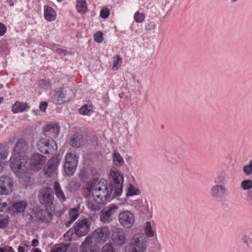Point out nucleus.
<instances>
[{
    "label": "nucleus",
    "instance_id": "79ce46f5",
    "mask_svg": "<svg viewBox=\"0 0 252 252\" xmlns=\"http://www.w3.org/2000/svg\"><path fill=\"white\" fill-rule=\"evenodd\" d=\"M101 252H115L112 246L108 243L106 244L102 248Z\"/></svg>",
    "mask_w": 252,
    "mask_h": 252
},
{
    "label": "nucleus",
    "instance_id": "680f3d73",
    "mask_svg": "<svg viewBox=\"0 0 252 252\" xmlns=\"http://www.w3.org/2000/svg\"><path fill=\"white\" fill-rule=\"evenodd\" d=\"M249 164H250V165H251V166H252V159L250 161V162H249Z\"/></svg>",
    "mask_w": 252,
    "mask_h": 252
},
{
    "label": "nucleus",
    "instance_id": "c85d7f7f",
    "mask_svg": "<svg viewBox=\"0 0 252 252\" xmlns=\"http://www.w3.org/2000/svg\"><path fill=\"white\" fill-rule=\"evenodd\" d=\"M113 161L115 165L117 167H121L124 164V160L121 155L115 151L113 154Z\"/></svg>",
    "mask_w": 252,
    "mask_h": 252
},
{
    "label": "nucleus",
    "instance_id": "7c9ffc66",
    "mask_svg": "<svg viewBox=\"0 0 252 252\" xmlns=\"http://www.w3.org/2000/svg\"><path fill=\"white\" fill-rule=\"evenodd\" d=\"M23 217L27 222H31L35 220V212L31 209H27L24 212Z\"/></svg>",
    "mask_w": 252,
    "mask_h": 252
},
{
    "label": "nucleus",
    "instance_id": "6e6d98bb",
    "mask_svg": "<svg viewBox=\"0 0 252 252\" xmlns=\"http://www.w3.org/2000/svg\"><path fill=\"white\" fill-rule=\"evenodd\" d=\"M57 51L58 52V53H59L60 54H63V55H65L66 54V51H63L61 49H57Z\"/></svg>",
    "mask_w": 252,
    "mask_h": 252
},
{
    "label": "nucleus",
    "instance_id": "4468645a",
    "mask_svg": "<svg viewBox=\"0 0 252 252\" xmlns=\"http://www.w3.org/2000/svg\"><path fill=\"white\" fill-rule=\"evenodd\" d=\"M118 207L115 204L110 205L108 210L102 211L100 214V220L104 223H108L112 220V215L118 210Z\"/></svg>",
    "mask_w": 252,
    "mask_h": 252
},
{
    "label": "nucleus",
    "instance_id": "393cba45",
    "mask_svg": "<svg viewBox=\"0 0 252 252\" xmlns=\"http://www.w3.org/2000/svg\"><path fill=\"white\" fill-rule=\"evenodd\" d=\"M241 240L249 250L252 251V233H245Z\"/></svg>",
    "mask_w": 252,
    "mask_h": 252
},
{
    "label": "nucleus",
    "instance_id": "2f4dec72",
    "mask_svg": "<svg viewBox=\"0 0 252 252\" xmlns=\"http://www.w3.org/2000/svg\"><path fill=\"white\" fill-rule=\"evenodd\" d=\"M69 245L63 244L56 245L52 248L51 252H66Z\"/></svg>",
    "mask_w": 252,
    "mask_h": 252
},
{
    "label": "nucleus",
    "instance_id": "09e8293b",
    "mask_svg": "<svg viewBox=\"0 0 252 252\" xmlns=\"http://www.w3.org/2000/svg\"><path fill=\"white\" fill-rule=\"evenodd\" d=\"M8 209L7 203L5 202H3L0 205V212H6Z\"/></svg>",
    "mask_w": 252,
    "mask_h": 252
},
{
    "label": "nucleus",
    "instance_id": "49530a36",
    "mask_svg": "<svg viewBox=\"0 0 252 252\" xmlns=\"http://www.w3.org/2000/svg\"><path fill=\"white\" fill-rule=\"evenodd\" d=\"M6 26L2 23H0V36L4 35L6 32Z\"/></svg>",
    "mask_w": 252,
    "mask_h": 252
},
{
    "label": "nucleus",
    "instance_id": "4be33fe9",
    "mask_svg": "<svg viewBox=\"0 0 252 252\" xmlns=\"http://www.w3.org/2000/svg\"><path fill=\"white\" fill-rule=\"evenodd\" d=\"M44 17L47 21H54L56 18V13L52 7L46 5L44 6Z\"/></svg>",
    "mask_w": 252,
    "mask_h": 252
},
{
    "label": "nucleus",
    "instance_id": "f03ea898",
    "mask_svg": "<svg viewBox=\"0 0 252 252\" xmlns=\"http://www.w3.org/2000/svg\"><path fill=\"white\" fill-rule=\"evenodd\" d=\"M107 181L102 179L99 181H95L93 185L87 188V190L92 193L94 200L97 204H101L108 199L110 193L112 192L108 189Z\"/></svg>",
    "mask_w": 252,
    "mask_h": 252
},
{
    "label": "nucleus",
    "instance_id": "9d476101",
    "mask_svg": "<svg viewBox=\"0 0 252 252\" xmlns=\"http://www.w3.org/2000/svg\"><path fill=\"white\" fill-rule=\"evenodd\" d=\"M13 188V182L12 179L7 176H3L0 178V194L8 195L12 192Z\"/></svg>",
    "mask_w": 252,
    "mask_h": 252
},
{
    "label": "nucleus",
    "instance_id": "ddd939ff",
    "mask_svg": "<svg viewBox=\"0 0 252 252\" xmlns=\"http://www.w3.org/2000/svg\"><path fill=\"white\" fill-rule=\"evenodd\" d=\"M29 149V143L28 140L25 138H19L16 142L12 153L19 155H25V153Z\"/></svg>",
    "mask_w": 252,
    "mask_h": 252
},
{
    "label": "nucleus",
    "instance_id": "39448f33",
    "mask_svg": "<svg viewBox=\"0 0 252 252\" xmlns=\"http://www.w3.org/2000/svg\"><path fill=\"white\" fill-rule=\"evenodd\" d=\"M37 147L39 151L44 154H52L56 152L58 147L56 142L53 139L45 138L40 140Z\"/></svg>",
    "mask_w": 252,
    "mask_h": 252
},
{
    "label": "nucleus",
    "instance_id": "4c0bfd02",
    "mask_svg": "<svg viewBox=\"0 0 252 252\" xmlns=\"http://www.w3.org/2000/svg\"><path fill=\"white\" fill-rule=\"evenodd\" d=\"M8 222L7 216L6 215H0V228L5 227Z\"/></svg>",
    "mask_w": 252,
    "mask_h": 252
},
{
    "label": "nucleus",
    "instance_id": "13d9d810",
    "mask_svg": "<svg viewBox=\"0 0 252 252\" xmlns=\"http://www.w3.org/2000/svg\"><path fill=\"white\" fill-rule=\"evenodd\" d=\"M33 252H41V251L39 249L36 248L33 250Z\"/></svg>",
    "mask_w": 252,
    "mask_h": 252
},
{
    "label": "nucleus",
    "instance_id": "864d4df0",
    "mask_svg": "<svg viewBox=\"0 0 252 252\" xmlns=\"http://www.w3.org/2000/svg\"><path fill=\"white\" fill-rule=\"evenodd\" d=\"M38 240L37 239H33L32 241V246L35 247L38 245Z\"/></svg>",
    "mask_w": 252,
    "mask_h": 252
},
{
    "label": "nucleus",
    "instance_id": "3c124183",
    "mask_svg": "<svg viewBox=\"0 0 252 252\" xmlns=\"http://www.w3.org/2000/svg\"><path fill=\"white\" fill-rule=\"evenodd\" d=\"M247 197L249 200L252 202V189L247 192Z\"/></svg>",
    "mask_w": 252,
    "mask_h": 252
},
{
    "label": "nucleus",
    "instance_id": "603ef678",
    "mask_svg": "<svg viewBox=\"0 0 252 252\" xmlns=\"http://www.w3.org/2000/svg\"><path fill=\"white\" fill-rule=\"evenodd\" d=\"M71 234H72V232H71L70 231H67L64 234V237L67 238L68 239H69L70 241L71 240L70 235H71Z\"/></svg>",
    "mask_w": 252,
    "mask_h": 252
},
{
    "label": "nucleus",
    "instance_id": "58836bf2",
    "mask_svg": "<svg viewBox=\"0 0 252 252\" xmlns=\"http://www.w3.org/2000/svg\"><path fill=\"white\" fill-rule=\"evenodd\" d=\"M134 18L137 23H140L144 21L145 15L144 13L137 11L134 14Z\"/></svg>",
    "mask_w": 252,
    "mask_h": 252
},
{
    "label": "nucleus",
    "instance_id": "1a4fd4ad",
    "mask_svg": "<svg viewBox=\"0 0 252 252\" xmlns=\"http://www.w3.org/2000/svg\"><path fill=\"white\" fill-rule=\"evenodd\" d=\"M118 219L121 225L126 228H131L135 222L134 214L128 210L121 212L118 216Z\"/></svg>",
    "mask_w": 252,
    "mask_h": 252
},
{
    "label": "nucleus",
    "instance_id": "5701e85b",
    "mask_svg": "<svg viewBox=\"0 0 252 252\" xmlns=\"http://www.w3.org/2000/svg\"><path fill=\"white\" fill-rule=\"evenodd\" d=\"M79 216V213L78 209L75 208H71L69 211V217L70 220L66 222V226L69 227L72 222L78 218Z\"/></svg>",
    "mask_w": 252,
    "mask_h": 252
},
{
    "label": "nucleus",
    "instance_id": "f704fd0d",
    "mask_svg": "<svg viewBox=\"0 0 252 252\" xmlns=\"http://www.w3.org/2000/svg\"><path fill=\"white\" fill-rule=\"evenodd\" d=\"M122 58L119 55H116L113 58V69L116 70L121 65Z\"/></svg>",
    "mask_w": 252,
    "mask_h": 252
},
{
    "label": "nucleus",
    "instance_id": "2eb2a0df",
    "mask_svg": "<svg viewBox=\"0 0 252 252\" xmlns=\"http://www.w3.org/2000/svg\"><path fill=\"white\" fill-rule=\"evenodd\" d=\"M112 232L113 242L118 246L124 245L126 241V235L124 230L122 228H116Z\"/></svg>",
    "mask_w": 252,
    "mask_h": 252
},
{
    "label": "nucleus",
    "instance_id": "052dcab7",
    "mask_svg": "<svg viewBox=\"0 0 252 252\" xmlns=\"http://www.w3.org/2000/svg\"><path fill=\"white\" fill-rule=\"evenodd\" d=\"M171 161L173 163H176L178 161V159H174L173 161Z\"/></svg>",
    "mask_w": 252,
    "mask_h": 252
},
{
    "label": "nucleus",
    "instance_id": "a19ab883",
    "mask_svg": "<svg viewBox=\"0 0 252 252\" xmlns=\"http://www.w3.org/2000/svg\"><path fill=\"white\" fill-rule=\"evenodd\" d=\"M94 39L97 43H101L103 41V34L102 32H96L94 34Z\"/></svg>",
    "mask_w": 252,
    "mask_h": 252
},
{
    "label": "nucleus",
    "instance_id": "6ab92c4d",
    "mask_svg": "<svg viewBox=\"0 0 252 252\" xmlns=\"http://www.w3.org/2000/svg\"><path fill=\"white\" fill-rule=\"evenodd\" d=\"M84 143L83 136L79 133L74 134L71 137L69 142L70 146L74 148L81 147Z\"/></svg>",
    "mask_w": 252,
    "mask_h": 252
},
{
    "label": "nucleus",
    "instance_id": "e433bc0d",
    "mask_svg": "<svg viewBox=\"0 0 252 252\" xmlns=\"http://www.w3.org/2000/svg\"><path fill=\"white\" fill-rule=\"evenodd\" d=\"M145 232L146 235V236H145L146 238L147 236L151 237L154 236V231L152 229L151 224L150 222H146Z\"/></svg>",
    "mask_w": 252,
    "mask_h": 252
},
{
    "label": "nucleus",
    "instance_id": "a211bd4d",
    "mask_svg": "<svg viewBox=\"0 0 252 252\" xmlns=\"http://www.w3.org/2000/svg\"><path fill=\"white\" fill-rule=\"evenodd\" d=\"M53 187L54 193L59 201L61 202L66 201L67 197L66 196L60 184L58 182H55Z\"/></svg>",
    "mask_w": 252,
    "mask_h": 252
},
{
    "label": "nucleus",
    "instance_id": "f8f14e48",
    "mask_svg": "<svg viewBox=\"0 0 252 252\" xmlns=\"http://www.w3.org/2000/svg\"><path fill=\"white\" fill-rule=\"evenodd\" d=\"M210 193L215 198H219L228 193V189L227 187L223 185L216 184L210 189Z\"/></svg>",
    "mask_w": 252,
    "mask_h": 252
},
{
    "label": "nucleus",
    "instance_id": "0eeeda50",
    "mask_svg": "<svg viewBox=\"0 0 252 252\" xmlns=\"http://www.w3.org/2000/svg\"><path fill=\"white\" fill-rule=\"evenodd\" d=\"M91 221L89 219L79 220L74 225V233L79 237L86 235L90 230Z\"/></svg>",
    "mask_w": 252,
    "mask_h": 252
},
{
    "label": "nucleus",
    "instance_id": "5fc2aeb1",
    "mask_svg": "<svg viewBox=\"0 0 252 252\" xmlns=\"http://www.w3.org/2000/svg\"><path fill=\"white\" fill-rule=\"evenodd\" d=\"M16 138L15 137H13L11 138H10L8 140V143L9 144H13L15 140H16Z\"/></svg>",
    "mask_w": 252,
    "mask_h": 252
},
{
    "label": "nucleus",
    "instance_id": "aec40b11",
    "mask_svg": "<svg viewBox=\"0 0 252 252\" xmlns=\"http://www.w3.org/2000/svg\"><path fill=\"white\" fill-rule=\"evenodd\" d=\"M30 108V106L26 102L16 101L12 106V112L14 113H21L27 111Z\"/></svg>",
    "mask_w": 252,
    "mask_h": 252
},
{
    "label": "nucleus",
    "instance_id": "b1692460",
    "mask_svg": "<svg viewBox=\"0 0 252 252\" xmlns=\"http://www.w3.org/2000/svg\"><path fill=\"white\" fill-rule=\"evenodd\" d=\"M92 243V241L91 237H86L85 240L82 243L81 245V252H95V251L92 249L90 247Z\"/></svg>",
    "mask_w": 252,
    "mask_h": 252
},
{
    "label": "nucleus",
    "instance_id": "ea45409f",
    "mask_svg": "<svg viewBox=\"0 0 252 252\" xmlns=\"http://www.w3.org/2000/svg\"><path fill=\"white\" fill-rule=\"evenodd\" d=\"M243 171L244 174L246 176H250L252 174V167L249 164L245 165L243 167Z\"/></svg>",
    "mask_w": 252,
    "mask_h": 252
},
{
    "label": "nucleus",
    "instance_id": "7ed1b4c3",
    "mask_svg": "<svg viewBox=\"0 0 252 252\" xmlns=\"http://www.w3.org/2000/svg\"><path fill=\"white\" fill-rule=\"evenodd\" d=\"M109 176L113 180L110 191L114 192L115 196H120L123 192V174L118 169L113 167L110 171Z\"/></svg>",
    "mask_w": 252,
    "mask_h": 252
},
{
    "label": "nucleus",
    "instance_id": "72a5a7b5",
    "mask_svg": "<svg viewBox=\"0 0 252 252\" xmlns=\"http://www.w3.org/2000/svg\"><path fill=\"white\" fill-rule=\"evenodd\" d=\"M140 193L139 189L136 188L133 185H129L128 189L127 192L126 193V196H131L135 195H138Z\"/></svg>",
    "mask_w": 252,
    "mask_h": 252
},
{
    "label": "nucleus",
    "instance_id": "a18cd8bd",
    "mask_svg": "<svg viewBox=\"0 0 252 252\" xmlns=\"http://www.w3.org/2000/svg\"><path fill=\"white\" fill-rule=\"evenodd\" d=\"M0 252H15L11 247L4 246L0 247Z\"/></svg>",
    "mask_w": 252,
    "mask_h": 252
},
{
    "label": "nucleus",
    "instance_id": "4d7b16f0",
    "mask_svg": "<svg viewBox=\"0 0 252 252\" xmlns=\"http://www.w3.org/2000/svg\"><path fill=\"white\" fill-rule=\"evenodd\" d=\"M18 252H25V249L22 247L19 246L18 249Z\"/></svg>",
    "mask_w": 252,
    "mask_h": 252
},
{
    "label": "nucleus",
    "instance_id": "dca6fc26",
    "mask_svg": "<svg viewBox=\"0 0 252 252\" xmlns=\"http://www.w3.org/2000/svg\"><path fill=\"white\" fill-rule=\"evenodd\" d=\"M36 217L34 220L41 221L44 223H47L50 222L53 217V214L51 212H50L46 210H39L35 212Z\"/></svg>",
    "mask_w": 252,
    "mask_h": 252
},
{
    "label": "nucleus",
    "instance_id": "8fccbe9b",
    "mask_svg": "<svg viewBox=\"0 0 252 252\" xmlns=\"http://www.w3.org/2000/svg\"><path fill=\"white\" fill-rule=\"evenodd\" d=\"M47 106H48V104H47V102L42 101L40 104L39 108L41 111H45V110L46 109Z\"/></svg>",
    "mask_w": 252,
    "mask_h": 252
},
{
    "label": "nucleus",
    "instance_id": "c03bdc74",
    "mask_svg": "<svg viewBox=\"0 0 252 252\" xmlns=\"http://www.w3.org/2000/svg\"><path fill=\"white\" fill-rule=\"evenodd\" d=\"M88 207L92 211H96L99 209L98 204H94L93 202H89L87 204Z\"/></svg>",
    "mask_w": 252,
    "mask_h": 252
},
{
    "label": "nucleus",
    "instance_id": "cd10ccee",
    "mask_svg": "<svg viewBox=\"0 0 252 252\" xmlns=\"http://www.w3.org/2000/svg\"><path fill=\"white\" fill-rule=\"evenodd\" d=\"M66 96V93L63 89L55 91L53 94V99L59 102H62Z\"/></svg>",
    "mask_w": 252,
    "mask_h": 252
},
{
    "label": "nucleus",
    "instance_id": "0e129e2a",
    "mask_svg": "<svg viewBox=\"0 0 252 252\" xmlns=\"http://www.w3.org/2000/svg\"><path fill=\"white\" fill-rule=\"evenodd\" d=\"M2 202L1 200V199H0V205L2 204Z\"/></svg>",
    "mask_w": 252,
    "mask_h": 252
},
{
    "label": "nucleus",
    "instance_id": "c9c22d12",
    "mask_svg": "<svg viewBox=\"0 0 252 252\" xmlns=\"http://www.w3.org/2000/svg\"><path fill=\"white\" fill-rule=\"evenodd\" d=\"M241 188L244 190H249L252 189V180H245L240 184Z\"/></svg>",
    "mask_w": 252,
    "mask_h": 252
},
{
    "label": "nucleus",
    "instance_id": "37998d69",
    "mask_svg": "<svg viewBox=\"0 0 252 252\" xmlns=\"http://www.w3.org/2000/svg\"><path fill=\"white\" fill-rule=\"evenodd\" d=\"M110 14V11L108 8L102 9L100 11V16L103 19L107 18Z\"/></svg>",
    "mask_w": 252,
    "mask_h": 252
},
{
    "label": "nucleus",
    "instance_id": "f3484780",
    "mask_svg": "<svg viewBox=\"0 0 252 252\" xmlns=\"http://www.w3.org/2000/svg\"><path fill=\"white\" fill-rule=\"evenodd\" d=\"M45 135L52 138H56L60 132V126L56 124L46 125L44 128Z\"/></svg>",
    "mask_w": 252,
    "mask_h": 252
},
{
    "label": "nucleus",
    "instance_id": "20e7f679",
    "mask_svg": "<svg viewBox=\"0 0 252 252\" xmlns=\"http://www.w3.org/2000/svg\"><path fill=\"white\" fill-rule=\"evenodd\" d=\"M79 156L73 153H67L65 155V161L64 169L65 174L68 176H72L76 169L78 162Z\"/></svg>",
    "mask_w": 252,
    "mask_h": 252
},
{
    "label": "nucleus",
    "instance_id": "473e14b6",
    "mask_svg": "<svg viewBox=\"0 0 252 252\" xmlns=\"http://www.w3.org/2000/svg\"><path fill=\"white\" fill-rule=\"evenodd\" d=\"M27 205L25 201H20L14 204L13 207L18 212L21 213L25 211Z\"/></svg>",
    "mask_w": 252,
    "mask_h": 252
},
{
    "label": "nucleus",
    "instance_id": "bb28decb",
    "mask_svg": "<svg viewBox=\"0 0 252 252\" xmlns=\"http://www.w3.org/2000/svg\"><path fill=\"white\" fill-rule=\"evenodd\" d=\"M76 9L80 14H85L88 10L87 5L85 0H76Z\"/></svg>",
    "mask_w": 252,
    "mask_h": 252
},
{
    "label": "nucleus",
    "instance_id": "69168bd1",
    "mask_svg": "<svg viewBox=\"0 0 252 252\" xmlns=\"http://www.w3.org/2000/svg\"><path fill=\"white\" fill-rule=\"evenodd\" d=\"M58 0V1H63V0Z\"/></svg>",
    "mask_w": 252,
    "mask_h": 252
},
{
    "label": "nucleus",
    "instance_id": "de8ad7c7",
    "mask_svg": "<svg viewBox=\"0 0 252 252\" xmlns=\"http://www.w3.org/2000/svg\"><path fill=\"white\" fill-rule=\"evenodd\" d=\"M7 158V154L6 153H0V163L1 164H4Z\"/></svg>",
    "mask_w": 252,
    "mask_h": 252
},
{
    "label": "nucleus",
    "instance_id": "bf43d9fd",
    "mask_svg": "<svg viewBox=\"0 0 252 252\" xmlns=\"http://www.w3.org/2000/svg\"><path fill=\"white\" fill-rule=\"evenodd\" d=\"M2 170V164L1 163H0V173L1 172Z\"/></svg>",
    "mask_w": 252,
    "mask_h": 252
},
{
    "label": "nucleus",
    "instance_id": "423d86ee",
    "mask_svg": "<svg viewBox=\"0 0 252 252\" xmlns=\"http://www.w3.org/2000/svg\"><path fill=\"white\" fill-rule=\"evenodd\" d=\"M61 161L59 155H55L50 159L45 166L43 171L48 177H52L57 174L58 167Z\"/></svg>",
    "mask_w": 252,
    "mask_h": 252
},
{
    "label": "nucleus",
    "instance_id": "412c9836",
    "mask_svg": "<svg viewBox=\"0 0 252 252\" xmlns=\"http://www.w3.org/2000/svg\"><path fill=\"white\" fill-rule=\"evenodd\" d=\"M41 194L42 196L39 199L42 204L48 206L53 204L54 197L50 193L45 190L44 191H42Z\"/></svg>",
    "mask_w": 252,
    "mask_h": 252
},
{
    "label": "nucleus",
    "instance_id": "c756f323",
    "mask_svg": "<svg viewBox=\"0 0 252 252\" xmlns=\"http://www.w3.org/2000/svg\"><path fill=\"white\" fill-rule=\"evenodd\" d=\"M227 181V174L225 171L220 172L214 179V183L216 184L222 185Z\"/></svg>",
    "mask_w": 252,
    "mask_h": 252
},
{
    "label": "nucleus",
    "instance_id": "9b49d317",
    "mask_svg": "<svg viewBox=\"0 0 252 252\" xmlns=\"http://www.w3.org/2000/svg\"><path fill=\"white\" fill-rule=\"evenodd\" d=\"M46 160V158L45 156L38 153L33 154L30 159L31 167L33 170H39L41 169Z\"/></svg>",
    "mask_w": 252,
    "mask_h": 252
},
{
    "label": "nucleus",
    "instance_id": "f257e3e1",
    "mask_svg": "<svg viewBox=\"0 0 252 252\" xmlns=\"http://www.w3.org/2000/svg\"><path fill=\"white\" fill-rule=\"evenodd\" d=\"M27 162V156L26 155H19L12 153L10 159V166L16 176L24 182V184L30 182L31 179L29 169L26 166Z\"/></svg>",
    "mask_w": 252,
    "mask_h": 252
},
{
    "label": "nucleus",
    "instance_id": "a878e982",
    "mask_svg": "<svg viewBox=\"0 0 252 252\" xmlns=\"http://www.w3.org/2000/svg\"><path fill=\"white\" fill-rule=\"evenodd\" d=\"M79 111L81 115L90 116L94 112V106L92 104H85L79 109Z\"/></svg>",
    "mask_w": 252,
    "mask_h": 252
},
{
    "label": "nucleus",
    "instance_id": "6e6552de",
    "mask_svg": "<svg viewBox=\"0 0 252 252\" xmlns=\"http://www.w3.org/2000/svg\"><path fill=\"white\" fill-rule=\"evenodd\" d=\"M110 234L108 226H104L96 229L92 234V240L98 243L105 242L109 238Z\"/></svg>",
    "mask_w": 252,
    "mask_h": 252
},
{
    "label": "nucleus",
    "instance_id": "e2e57ef3",
    "mask_svg": "<svg viewBox=\"0 0 252 252\" xmlns=\"http://www.w3.org/2000/svg\"><path fill=\"white\" fill-rule=\"evenodd\" d=\"M3 100V98L2 97H0V103H1L2 101Z\"/></svg>",
    "mask_w": 252,
    "mask_h": 252
}]
</instances>
